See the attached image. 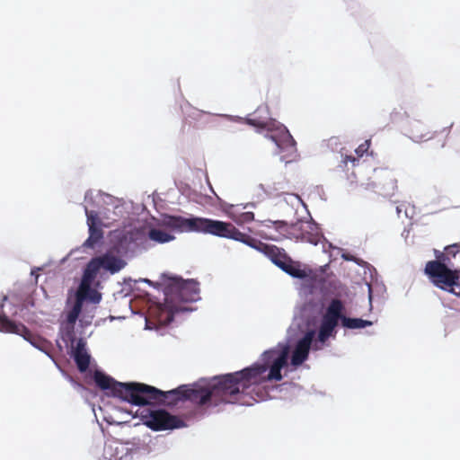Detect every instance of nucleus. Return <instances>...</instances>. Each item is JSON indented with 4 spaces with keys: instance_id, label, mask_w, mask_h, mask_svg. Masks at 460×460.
<instances>
[{
    "instance_id": "1",
    "label": "nucleus",
    "mask_w": 460,
    "mask_h": 460,
    "mask_svg": "<svg viewBox=\"0 0 460 460\" xmlns=\"http://www.w3.org/2000/svg\"><path fill=\"white\" fill-rule=\"evenodd\" d=\"M163 225L181 233H203L241 242L263 253L272 263L288 275L298 279H304L306 276L305 271L300 269L299 264L294 261L284 249L255 239L241 232L232 223L205 217L186 218L181 216L165 215L163 218Z\"/></svg>"
},
{
    "instance_id": "2",
    "label": "nucleus",
    "mask_w": 460,
    "mask_h": 460,
    "mask_svg": "<svg viewBox=\"0 0 460 460\" xmlns=\"http://www.w3.org/2000/svg\"><path fill=\"white\" fill-rule=\"evenodd\" d=\"M210 388L214 405L221 402L251 405L265 398L263 392L256 391L247 367L216 377Z\"/></svg>"
},
{
    "instance_id": "3",
    "label": "nucleus",
    "mask_w": 460,
    "mask_h": 460,
    "mask_svg": "<svg viewBox=\"0 0 460 460\" xmlns=\"http://www.w3.org/2000/svg\"><path fill=\"white\" fill-rule=\"evenodd\" d=\"M460 253V243L445 247L444 252L434 251L436 260L426 263L424 273L437 288L460 297V270L450 268L451 260Z\"/></svg>"
},
{
    "instance_id": "4",
    "label": "nucleus",
    "mask_w": 460,
    "mask_h": 460,
    "mask_svg": "<svg viewBox=\"0 0 460 460\" xmlns=\"http://www.w3.org/2000/svg\"><path fill=\"white\" fill-rule=\"evenodd\" d=\"M93 379L102 390H111L115 397L137 406L148 405L149 394L158 393L156 388L143 383H120L112 377L96 371Z\"/></svg>"
},
{
    "instance_id": "5",
    "label": "nucleus",
    "mask_w": 460,
    "mask_h": 460,
    "mask_svg": "<svg viewBox=\"0 0 460 460\" xmlns=\"http://www.w3.org/2000/svg\"><path fill=\"white\" fill-rule=\"evenodd\" d=\"M344 305L340 299H332L328 305L318 330L317 340L322 344L325 343L331 337L335 338L336 327L341 322L343 327L348 329H361L372 325L371 321L360 318H349L343 315Z\"/></svg>"
},
{
    "instance_id": "6",
    "label": "nucleus",
    "mask_w": 460,
    "mask_h": 460,
    "mask_svg": "<svg viewBox=\"0 0 460 460\" xmlns=\"http://www.w3.org/2000/svg\"><path fill=\"white\" fill-rule=\"evenodd\" d=\"M288 349L267 350L262 354V363H254L247 367L256 391L266 394L261 387V385L282 379L281 369L288 364Z\"/></svg>"
},
{
    "instance_id": "7",
    "label": "nucleus",
    "mask_w": 460,
    "mask_h": 460,
    "mask_svg": "<svg viewBox=\"0 0 460 460\" xmlns=\"http://www.w3.org/2000/svg\"><path fill=\"white\" fill-rule=\"evenodd\" d=\"M158 393L149 394L148 405L167 404L174 405L181 401H190L199 405L214 404V396L210 385L208 387L190 388L187 385L170 390L162 391L156 388Z\"/></svg>"
},
{
    "instance_id": "8",
    "label": "nucleus",
    "mask_w": 460,
    "mask_h": 460,
    "mask_svg": "<svg viewBox=\"0 0 460 460\" xmlns=\"http://www.w3.org/2000/svg\"><path fill=\"white\" fill-rule=\"evenodd\" d=\"M165 305L171 313H176L182 308L180 303L194 302L199 299V282L194 279L184 280L181 278H172L165 287Z\"/></svg>"
},
{
    "instance_id": "9",
    "label": "nucleus",
    "mask_w": 460,
    "mask_h": 460,
    "mask_svg": "<svg viewBox=\"0 0 460 460\" xmlns=\"http://www.w3.org/2000/svg\"><path fill=\"white\" fill-rule=\"evenodd\" d=\"M267 227H274L279 234L290 239L300 240L316 245L323 238L319 227L310 222H297L288 225L284 221L268 220L263 223Z\"/></svg>"
},
{
    "instance_id": "10",
    "label": "nucleus",
    "mask_w": 460,
    "mask_h": 460,
    "mask_svg": "<svg viewBox=\"0 0 460 460\" xmlns=\"http://www.w3.org/2000/svg\"><path fill=\"white\" fill-rule=\"evenodd\" d=\"M96 277L84 270L81 282L75 292V301L71 310L66 314V322L69 324L74 325L77 321L84 301H88L92 304H99L102 300V294L95 288H92V285Z\"/></svg>"
},
{
    "instance_id": "11",
    "label": "nucleus",
    "mask_w": 460,
    "mask_h": 460,
    "mask_svg": "<svg viewBox=\"0 0 460 460\" xmlns=\"http://www.w3.org/2000/svg\"><path fill=\"white\" fill-rule=\"evenodd\" d=\"M139 416L143 424L155 431L173 429L184 426L182 420L162 409H143Z\"/></svg>"
},
{
    "instance_id": "12",
    "label": "nucleus",
    "mask_w": 460,
    "mask_h": 460,
    "mask_svg": "<svg viewBox=\"0 0 460 460\" xmlns=\"http://www.w3.org/2000/svg\"><path fill=\"white\" fill-rule=\"evenodd\" d=\"M126 265V262L112 254L105 253L102 256H97L86 264L84 270L94 277H97L101 269H104L111 274L119 272Z\"/></svg>"
},
{
    "instance_id": "13",
    "label": "nucleus",
    "mask_w": 460,
    "mask_h": 460,
    "mask_svg": "<svg viewBox=\"0 0 460 460\" xmlns=\"http://www.w3.org/2000/svg\"><path fill=\"white\" fill-rule=\"evenodd\" d=\"M0 332L21 335L24 340L38 347L39 338L22 323H16L5 314H0Z\"/></svg>"
},
{
    "instance_id": "14",
    "label": "nucleus",
    "mask_w": 460,
    "mask_h": 460,
    "mask_svg": "<svg viewBox=\"0 0 460 460\" xmlns=\"http://www.w3.org/2000/svg\"><path fill=\"white\" fill-rule=\"evenodd\" d=\"M85 214L87 217V225L89 227V237L84 242V245L93 248L103 237V232L101 227V220L98 213L93 210H88L85 208Z\"/></svg>"
},
{
    "instance_id": "15",
    "label": "nucleus",
    "mask_w": 460,
    "mask_h": 460,
    "mask_svg": "<svg viewBox=\"0 0 460 460\" xmlns=\"http://www.w3.org/2000/svg\"><path fill=\"white\" fill-rule=\"evenodd\" d=\"M270 137L280 151H287L289 155L296 153V143L286 127H279L275 132L270 133Z\"/></svg>"
},
{
    "instance_id": "16",
    "label": "nucleus",
    "mask_w": 460,
    "mask_h": 460,
    "mask_svg": "<svg viewBox=\"0 0 460 460\" xmlns=\"http://www.w3.org/2000/svg\"><path fill=\"white\" fill-rule=\"evenodd\" d=\"M314 335V331H308L305 336L297 342L291 358L292 365L299 366L307 359Z\"/></svg>"
},
{
    "instance_id": "17",
    "label": "nucleus",
    "mask_w": 460,
    "mask_h": 460,
    "mask_svg": "<svg viewBox=\"0 0 460 460\" xmlns=\"http://www.w3.org/2000/svg\"><path fill=\"white\" fill-rule=\"evenodd\" d=\"M409 137L415 142L427 141L433 137L429 125L421 120H413L408 129Z\"/></svg>"
},
{
    "instance_id": "18",
    "label": "nucleus",
    "mask_w": 460,
    "mask_h": 460,
    "mask_svg": "<svg viewBox=\"0 0 460 460\" xmlns=\"http://www.w3.org/2000/svg\"><path fill=\"white\" fill-rule=\"evenodd\" d=\"M73 357L79 371H86L90 365V355L87 353L85 342L82 339L77 341Z\"/></svg>"
},
{
    "instance_id": "19",
    "label": "nucleus",
    "mask_w": 460,
    "mask_h": 460,
    "mask_svg": "<svg viewBox=\"0 0 460 460\" xmlns=\"http://www.w3.org/2000/svg\"><path fill=\"white\" fill-rule=\"evenodd\" d=\"M148 237L150 240L159 243H168L174 239L173 235L166 233L165 231L155 228L149 231Z\"/></svg>"
},
{
    "instance_id": "20",
    "label": "nucleus",
    "mask_w": 460,
    "mask_h": 460,
    "mask_svg": "<svg viewBox=\"0 0 460 460\" xmlns=\"http://www.w3.org/2000/svg\"><path fill=\"white\" fill-rule=\"evenodd\" d=\"M232 218L236 224L242 225L253 221L254 214L250 211L243 212L237 215L233 214Z\"/></svg>"
},
{
    "instance_id": "21",
    "label": "nucleus",
    "mask_w": 460,
    "mask_h": 460,
    "mask_svg": "<svg viewBox=\"0 0 460 460\" xmlns=\"http://www.w3.org/2000/svg\"><path fill=\"white\" fill-rule=\"evenodd\" d=\"M370 146V140H366L364 143L359 145L356 150L355 153L357 155V157L359 159L366 154Z\"/></svg>"
},
{
    "instance_id": "22",
    "label": "nucleus",
    "mask_w": 460,
    "mask_h": 460,
    "mask_svg": "<svg viewBox=\"0 0 460 460\" xmlns=\"http://www.w3.org/2000/svg\"><path fill=\"white\" fill-rule=\"evenodd\" d=\"M249 125L261 128H269L270 123L268 121L259 120L255 119H249L247 120Z\"/></svg>"
},
{
    "instance_id": "23",
    "label": "nucleus",
    "mask_w": 460,
    "mask_h": 460,
    "mask_svg": "<svg viewBox=\"0 0 460 460\" xmlns=\"http://www.w3.org/2000/svg\"><path fill=\"white\" fill-rule=\"evenodd\" d=\"M358 160L359 159L357 156H353L351 155H342L341 162L345 167L348 165L349 163H351L352 166H356L358 163Z\"/></svg>"
},
{
    "instance_id": "24",
    "label": "nucleus",
    "mask_w": 460,
    "mask_h": 460,
    "mask_svg": "<svg viewBox=\"0 0 460 460\" xmlns=\"http://www.w3.org/2000/svg\"><path fill=\"white\" fill-rule=\"evenodd\" d=\"M342 258L346 261H356L357 262V260L356 258L353 256V255H350V254H343L342 255Z\"/></svg>"
}]
</instances>
